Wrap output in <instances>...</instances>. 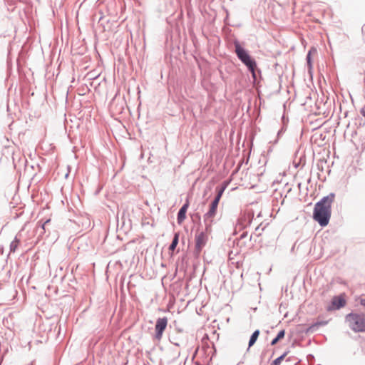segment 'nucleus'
<instances>
[{
  "label": "nucleus",
  "instance_id": "1",
  "mask_svg": "<svg viewBox=\"0 0 365 365\" xmlns=\"http://www.w3.org/2000/svg\"><path fill=\"white\" fill-rule=\"evenodd\" d=\"M334 200V195L330 194L324 197L315 205L313 218L322 227L327 225L329 223L331 217V206Z\"/></svg>",
  "mask_w": 365,
  "mask_h": 365
},
{
  "label": "nucleus",
  "instance_id": "2",
  "mask_svg": "<svg viewBox=\"0 0 365 365\" xmlns=\"http://www.w3.org/2000/svg\"><path fill=\"white\" fill-rule=\"evenodd\" d=\"M346 320L349 327L356 332L365 331V315L359 314H349Z\"/></svg>",
  "mask_w": 365,
  "mask_h": 365
},
{
  "label": "nucleus",
  "instance_id": "3",
  "mask_svg": "<svg viewBox=\"0 0 365 365\" xmlns=\"http://www.w3.org/2000/svg\"><path fill=\"white\" fill-rule=\"evenodd\" d=\"M219 202L220 201L218 200H214L210 205L209 210L204 215V221L205 223V230L207 232H211V227L214 217L216 215Z\"/></svg>",
  "mask_w": 365,
  "mask_h": 365
},
{
  "label": "nucleus",
  "instance_id": "4",
  "mask_svg": "<svg viewBox=\"0 0 365 365\" xmlns=\"http://www.w3.org/2000/svg\"><path fill=\"white\" fill-rule=\"evenodd\" d=\"M168 319L165 317L158 318L156 320V323L155 325V336H154V337L156 340H158V341L161 340L163 335V332L168 326Z\"/></svg>",
  "mask_w": 365,
  "mask_h": 365
},
{
  "label": "nucleus",
  "instance_id": "5",
  "mask_svg": "<svg viewBox=\"0 0 365 365\" xmlns=\"http://www.w3.org/2000/svg\"><path fill=\"white\" fill-rule=\"evenodd\" d=\"M210 232H201L200 233L196 235L195 236V252L196 255H199L201 252L202 248L206 245L208 236L207 234Z\"/></svg>",
  "mask_w": 365,
  "mask_h": 365
},
{
  "label": "nucleus",
  "instance_id": "6",
  "mask_svg": "<svg viewBox=\"0 0 365 365\" xmlns=\"http://www.w3.org/2000/svg\"><path fill=\"white\" fill-rule=\"evenodd\" d=\"M235 53L242 62H244L245 60H248V58L251 57L247 51L244 49L238 42L235 43Z\"/></svg>",
  "mask_w": 365,
  "mask_h": 365
},
{
  "label": "nucleus",
  "instance_id": "7",
  "mask_svg": "<svg viewBox=\"0 0 365 365\" xmlns=\"http://www.w3.org/2000/svg\"><path fill=\"white\" fill-rule=\"evenodd\" d=\"M250 70V71L252 73V76L254 79L256 78V74H255V69L257 68V63L252 58L250 57L248 60H245L244 62H242Z\"/></svg>",
  "mask_w": 365,
  "mask_h": 365
},
{
  "label": "nucleus",
  "instance_id": "8",
  "mask_svg": "<svg viewBox=\"0 0 365 365\" xmlns=\"http://www.w3.org/2000/svg\"><path fill=\"white\" fill-rule=\"evenodd\" d=\"M189 207V202H187L179 210L178 214V224H182V222L185 220L186 218V212L187 210Z\"/></svg>",
  "mask_w": 365,
  "mask_h": 365
},
{
  "label": "nucleus",
  "instance_id": "9",
  "mask_svg": "<svg viewBox=\"0 0 365 365\" xmlns=\"http://www.w3.org/2000/svg\"><path fill=\"white\" fill-rule=\"evenodd\" d=\"M346 304V301L341 296L335 297L332 299V305L335 309H339L341 307H344Z\"/></svg>",
  "mask_w": 365,
  "mask_h": 365
},
{
  "label": "nucleus",
  "instance_id": "10",
  "mask_svg": "<svg viewBox=\"0 0 365 365\" xmlns=\"http://www.w3.org/2000/svg\"><path fill=\"white\" fill-rule=\"evenodd\" d=\"M178 240H179V233L177 232L175 234L173 242L169 247L170 251L173 252L175 250V248L178 244Z\"/></svg>",
  "mask_w": 365,
  "mask_h": 365
},
{
  "label": "nucleus",
  "instance_id": "11",
  "mask_svg": "<svg viewBox=\"0 0 365 365\" xmlns=\"http://www.w3.org/2000/svg\"><path fill=\"white\" fill-rule=\"evenodd\" d=\"M20 244V240L16 237L10 244V252H14Z\"/></svg>",
  "mask_w": 365,
  "mask_h": 365
},
{
  "label": "nucleus",
  "instance_id": "12",
  "mask_svg": "<svg viewBox=\"0 0 365 365\" xmlns=\"http://www.w3.org/2000/svg\"><path fill=\"white\" fill-rule=\"evenodd\" d=\"M259 335V330H256L255 331H254V333L252 334L250 341H249V347L252 346L255 343Z\"/></svg>",
  "mask_w": 365,
  "mask_h": 365
},
{
  "label": "nucleus",
  "instance_id": "13",
  "mask_svg": "<svg viewBox=\"0 0 365 365\" xmlns=\"http://www.w3.org/2000/svg\"><path fill=\"white\" fill-rule=\"evenodd\" d=\"M225 190V187H222L221 188H217V196L215 197V200L220 201Z\"/></svg>",
  "mask_w": 365,
  "mask_h": 365
},
{
  "label": "nucleus",
  "instance_id": "14",
  "mask_svg": "<svg viewBox=\"0 0 365 365\" xmlns=\"http://www.w3.org/2000/svg\"><path fill=\"white\" fill-rule=\"evenodd\" d=\"M286 356V354H284L283 355L280 356L279 357L277 358L272 363V365H279L280 363L283 361Z\"/></svg>",
  "mask_w": 365,
  "mask_h": 365
},
{
  "label": "nucleus",
  "instance_id": "15",
  "mask_svg": "<svg viewBox=\"0 0 365 365\" xmlns=\"http://www.w3.org/2000/svg\"><path fill=\"white\" fill-rule=\"evenodd\" d=\"M284 334H285V331L282 330L278 333L277 337L279 340H281L282 339H283L284 337Z\"/></svg>",
  "mask_w": 365,
  "mask_h": 365
},
{
  "label": "nucleus",
  "instance_id": "16",
  "mask_svg": "<svg viewBox=\"0 0 365 365\" xmlns=\"http://www.w3.org/2000/svg\"><path fill=\"white\" fill-rule=\"evenodd\" d=\"M279 340L277 339V337L274 338L272 342H271V344L272 345H275Z\"/></svg>",
  "mask_w": 365,
  "mask_h": 365
},
{
  "label": "nucleus",
  "instance_id": "17",
  "mask_svg": "<svg viewBox=\"0 0 365 365\" xmlns=\"http://www.w3.org/2000/svg\"><path fill=\"white\" fill-rule=\"evenodd\" d=\"M307 62H308V64L310 66L311 65L310 52L307 55Z\"/></svg>",
  "mask_w": 365,
  "mask_h": 365
},
{
  "label": "nucleus",
  "instance_id": "18",
  "mask_svg": "<svg viewBox=\"0 0 365 365\" xmlns=\"http://www.w3.org/2000/svg\"><path fill=\"white\" fill-rule=\"evenodd\" d=\"M361 304L365 307V299L361 300Z\"/></svg>",
  "mask_w": 365,
  "mask_h": 365
},
{
  "label": "nucleus",
  "instance_id": "19",
  "mask_svg": "<svg viewBox=\"0 0 365 365\" xmlns=\"http://www.w3.org/2000/svg\"><path fill=\"white\" fill-rule=\"evenodd\" d=\"M50 222V220H46V221L44 222V224H43V226H42L43 229H44L45 224H46V223H48V222Z\"/></svg>",
  "mask_w": 365,
  "mask_h": 365
}]
</instances>
